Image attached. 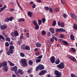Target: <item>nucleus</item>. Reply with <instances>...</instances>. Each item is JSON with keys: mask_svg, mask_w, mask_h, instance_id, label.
<instances>
[{"mask_svg": "<svg viewBox=\"0 0 77 77\" xmlns=\"http://www.w3.org/2000/svg\"><path fill=\"white\" fill-rule=\"evenodd\" d=\"M20 63L22 64V66L23 67H26L27 66V63L26 61V59H21L20 60Z\"/></svg>", "mask_w": 77, "mask_h": 77, "instance_id": "1", "label": "nucleus"}, {"mask_svg": "<svg viewBox=\"0 0 77 77\" xmlns=\"http://www.w3.org/2000/svg\"><path fill=\"white\" fill-rule=\"evenodd\" d=\"M44 69V66L42 64H39L38 65V66H37L35 69L36 71L39 70H42Z\"/></svg>", "mask_w": 77, "mask_h": 77, "instance_id": "2", "label": "nucleus"}, {"mask_svg": "<svg viewBox=\"0 0 77 77\" xmlns=\"http://www.w3.org/2000/svg\"><path fill=\"white\" fill-rule=\"evenodd\" d=\"M65 66V64L63 62L61 63L60 64H58L57 65V67L59 68V69H63L64 68V66Z\"/></svg>", "mask_w": 77, "mask_h": 77, "instance_id": "3", "label": "nucleus"}, {"mask_svg": "<svg viewBox=\"0 0 77 77\" xmlns=\"http://www.w3.org/2000/svg\"><path fill=\"white\" fill-rule=\"evenodd\" d=\"M21 49L22 50H30V47L28 46H26L24 45H23L21 46Z\"/></svg>", "mask_w": 77, "mask_h": 77, "instance_id": "4", "label": "nucleus"}, {"mask_svg": "<svg viewBox=\"0 0 77 77\" xmlns=\"http://www.w3.org/2000/svg\"><path fill=\"white\" fill-rule=\"evenodd\" d=\"M19 73L21 75L23 74L24 72L22 71V70L21 69H19L18 70V72H15V74H16L17 76H20V74H19Z\"/></svg>", "mask_w": 77, "mask_h": 77, "instance_id": "5", "label": "nucleus"}, {"mask_svg": "<svg viewBox=\"0 0 77 77\" xmlns=\"http://www.w3.org/2000/svg\"><path fill=\"white\" fill-rule=\"evenodd\" d=\"M7 62L6 61H5L3 62L2 63H0V68H1L2 66L4 67H5V66H7Z\"/></svg>", "mask_w": 77, "mask_h": 77, "instance_id": "6", "label": "nucleus"}, {"mask_svg": "<svg viewBox=\"0 0 77 77\" xmlns=\"http://www.w3.org/2000/svg\"><path fill=\"white\" fill-rule=\"evenodd\" d=\"M0 27H1L0 28L2 30H3L5 29H6L7 28V26H6V25L5 24L2 25V24H0Z\"/></svg>", "mask_w": 77, "mask_h": 77, "instance_id": "7", "label": "nucleus"}, {"mask_svg": "<svg viewBox=\"0 0 77 77\" xmlns=\"http://www.w3.org/2000/svg\"><path fill=\"white\" fill-rule=\"evenodd\" d=\"M47 71H45V70H42L39 73V75H44V74H45L47 73Z\"/></svg>", "mask_w": 77, "mask_h": 77, "instance_id": "8", "label": "nucleus"}, {"mask_svg": "<svg viewBox=\"0 0 77 77\" xmlns=\"http://www.w3.org/2000/svg\"><path fill=\"white\" fill-rule=\"evenodd\" d=\"M14 51L12 49H9V51L7 52V53L8 55L10 56L11 55L10 54H12L13 53Z\"/></svg>", "mask_w": 77, "mask_h": 77, "instance_id": "9", "label": "nucleus"}, {"mask_svg": "<svg viewBox=\"0 0 77 77\" xmlns=\"http://www.w3.org/2000/svg\"><path fill=\"white\" fill-rule=\"evenodd\" d=\"M70 16H71V17H73L74 20H76L77 21V18L76 17V15L74 14V13L72 14L71 13H70Z\"/></svg>", "mask_w": 77, "mask_h": 77, "instance_id": "10", "label": "nucleus"}, {"mask_svg": "<svg viewBox=\"0 0 77 77\" xmlns=\"http://www.w3.org/2000/svg\"><path fill=\"white\" fill-rule=\"evenodd\" d=\"M50 61L52 63H54L55 62V58H54V57L52 56L51 57Z\"/></svg>", "mask_w": 77, "mask_h": 77, "instance_id": "11", "label": "nucleus"}, {"mask_svg": "<svg viewBox=\"0 0 77 77\" xmlns=\"http://www.w3.org/2000/svg\"><path fill=\"white\" fill-rule=\"evenodd\" d=\"M54 74L56 75H61L62 73L60 72H59V71L57 70H56L54 72Z\"/></svg>", "mask_w": 77, "mask_h": 77, "instance_id": "12", "label": "nucleus"}, {"mask_svg": "<svg viewBox=\"0 0 77 77\" xmlns=\"http://www.w3.org/2000/svg\"><path fill=\"white\" fill-rule=\"evenodd\" d=\"M58 24L59 26H60L61 27H64V23H60V22H58Z\"/></svg>", "mask_w": 77, "mask_h": 77, "instance_id": "13", "label": "nucleus"}, {"mask_svg": "<svg viewBox=\"0 0 77 77\" xmlns=\"http://www.w3.org/2000/svg\"><path fill=\"white\" fill-rule=\"evenodd\" d=\"M68 57L69 58H70V59H71L72 60V61H76V59H75L74 57H70L69 55L68 56Z\"/></svg>", "mask_w": 77, "mask_h": 77, "instance_id": "14", "label": "nucleus"}, {"mask_svg": "<svg viewBox=\"0 0 77 77\" xmlns=\"http://www.w3.org/2000/svg\"><path fill=\"white\" fill-rule=\"evenodd\" d=\"M33 13L31 11H28V15L29 17H32V14Z\"/></svg>", "mask_w": 77, "mask_h": 77, "instance_id": "15", "label": "nucleus"}, {"mask_svg": "<svg viewBox=\"0 0 77 77\" xmlns=\"http://www.w3.org/2000/svg\"><path fill=\"white\" fill-rule=\"evenodd\" d=\"M70 38L71 40L72 41H74L75 40V38H74V36L72 34H71L70 36Z\"/></svg>", "mask_w": 77, "mask_h": 77, "instance_id": "16", "label": "nucleus"}, {"mask_svg": "<svg viewBox=\"0 0 77 77\" xmlns=\"http://www.w3.org/2000/svg\"><path fill=\"white\" fill-rule=\"evenodd\" d=\"M17 69H18V68H17V66H14L12 68V70L13 71H14V72L17 71Z\"/></svg>", "mask_w": 77, "mask_h": 77, "instance_id": "17", "label": "nucleus"}, {"mask_svg": "<svg viewBox=\"0 0 77 77\" xmlns=\"http://www.w3.org/2000/svg\"><path fill=\"white\" fill-rule=\"evenodd\" d=\"M36 46L37 47H40L41 46V44L39 42H37L36 44Z\"/></svg>", "mask_w": 77, "mask_h": 77, "instance_id": "18", "label": "nucleus"}, {"mask_svg": "<svg viewBox=\"0 0 77 77\" xmlns=\"http://www.w3.org/2000/svg\"><path fill=\"white\" fill-rule=\"evenodd\" d=\"M6 8V5H4L3 7H2V8H0V12H2L5 8Z\"/></svg>", "mask_w": 77, "mask_h": 77, "instance_id": "19", "label": "nucleus"}, {"mask_svg": "<svg viewBox=\"0 0 77 77\" xmlns=\"http://www.w3.org/2000/svg\"><path fill=\"white\" fill-rule=\"evenodd\" d=\"M59 63H60V60H59V58H58L55 61V63L56 64H59Z\"/></svg>", "mask_w": 77, "mask_h": 77, "instance_id": "20", "label": "nucleus"}, {"mask_svg": "<svg viewBox=\"0 0 77 77\" xmlns=\"http://www.w3.org/2000/svg\"><path fill=\"white\" fill-rule=\"evenodd\" d=\"M49 30L52 33H54V28H50L49 29Z\"/></svg>", "mask_w": 77, "mask_h": 77, "instance_id": "21", "label": "nucleus"}, {"mask_svg": "<svg viewBox=\"0 0 77 77\" xmlns=\"http://www.w3.org/2000/svg\"><path fill=\"white\" fill-rule=\"evenodd\" d=\"M32 22H33V25H34V26H36L38 25V23H37V22L35 20H33Z\"/></svg>", "mask_w": 77, "mask_h": 77, "instance_id": "22", "label": "nucleus"}, {"mask_svg": "<svg viewBox=\"0 0 77 77\" xmlns=\"http://www.w3.org/2000/svg\"><path fill=\"white\" fill-rule=\"evenodd\" d=\"M14 33L15 36H18V31H14Z\"/></svg>", "mask_w": 77, "mask_h": 77, "instance_id": "23", "label": "nucleus"}, {"mask_svg": "<svg viewBox=\"0 0 77 77\" xmlns=\"http://www.w3.org/2000/svg\"><path fill=\"white\" fill-rule=\"evenodd\" d=\"M73 29L75 30H77V25L75 23H74L73 25Z\"/></svg>", "mask_w": 77, "mask_h": 77, "instance_id": "24", "label": "nucleus"}, {"mask_svg": "<svg viewBox=\"0 0 77 77\" xmlns=\"http://www.w3.org/2000/svg\"><path fill=\"white\" fill-rule=\"evenodd\" d=\"M32 72V69L31 68L29 69L28 70L27 72L28 73H29V74H31V72Z\"/></svg>", "mask_w": 77, "mask_h": 77, "instance_id": "25", "label": "nucleus"}, {"mask_svg": "<svg viewBox=\"0 0 77 77\" xmlns=\"http://www.w3.org/2000/svg\"><path fill=\"white\" fill-rule=\"evenodd\" d=\"M41 60L37 59L36 60L35 62L37 63H39V62H41Z\"/></svg>", "mask_w": 77, "mask_h": 77, "instance_id": "26", "label": "nucleus"}, {"mask_svg": "<svg viewBox=\"0 0 77 77\" xmlns=\"http://www.w3.org/2000/svg\"><path fill=\"white\" fill-rule=\"evenodd\" d=\"M1 39H3V41H5V38L3 37V36L2 35H0V41Z\"/></svg>", "mask_w": 77, "mask_h": 77, "instance_id": "27", "label": "nucleus"}, {"mask_svg": "<svg viewBox=\"0 0 77 77\" xmlns=\"http://www.w3.org/2000/svg\"><path fill=\"white\" fill-rule=\"evenodd\" d=\"M24 20H24V19L21 18L19 19L18 20V22H21L22 21H24Z\"/></svg>", "mask_w": 77, "mask_h": 77, "instance_id": "28", "label": "nucleus"}, {"mask_svg": "<svg viewBox=\"0 0 77 77\" xmlns=\"http://www.w3.org/2000/svg\"><path fill=\"white\" fill-rule=\"evenodd\" d=\"M71 50L72 53H75V52L76 51L75 49H74V48H72L71 49Z\"/></svg>", "mask_w": 77, "mask_h": 77, "instance_id": "29", "label": "nucleus"}, {"mask_svg": "<svg viewBox=\"0 0 77 77\" xmlns=\"http://www.w3.org/2000/svg\"><path fill=\"white\" fill-rule=\"evenodd\" d=\"M65 32V30L62 28H60V32Z\"/></svg>", "mask_w": 77, "mask_h": 77, "instance_id": "30", "label": "nucleus"}, {"mask_svg": "<svg viewBox=\"0 0 77 77\" xmlns=\"http://www.w3.org/2000/svg\"><path fill=\"white\" fill-rule=\"evenodd\" d=\"M10 50H13L14 49V46L12 45H11L9 46V49Z\"/></svg>", "mask_w": 77, "mask_h": 77, "instance_id": "31", "label": "nucleus"}, {"mask_svg": "<svg viewBox=\"0 0 77 77\" xmlns=\"http://www.w3.org/2000/svg\"><path fill=\"white\" fill-rule=\"evenodd\" d=\"M56 24V21L55 20H54L52 26H55Z\"/></svg>", "mask_w": 77, "mask_h": 77, "instance_id": "32", "label": "nucleus"}, {"mask_svg": "<svg viewBox=\"0 0 77 77\" xmlns=\"http://www.w3.org/2000/svg\"><path fill=\"white\" fill-rule=\"evenodd\" d=\"M20 56H21V57H24V56H25V55H24V54L22 52L20 53Z\"/></svg>", "mask_w": 77, "mask_h": 77, "instance_id": "33", "label": "nucleus"}, {"mask_svg": "<svg viewBox=\"0 0 77 77\" xmlns=\"http://www.w3.org/2000/svg\"><path fill=\"white\" fill-rule=\"evenodd\" d=\"M35 26V30H38L39 29V26L38 24Z\"/></svg>", "mask_w": 77, "mask_h": 77, "instance_id": "34", "label": "nucleus"}, {"mask_svg": "<svg viewBox=\"0 0 77 77\" xmlns=\"http://www.w3.org/2000/svg\"><path fill=\"white\" fill-rule=\"evenodd\" d=\"M29 64L30 65H33V61L31 60H30L29 61Z\"/></svg>", "mask_w": 77, "mask_h": 77, "instance_id": "35", "label": "nucleus"}, {"mask_svg": "<svg viewBox=\"0 0 77 77\" xmlns=\"http://www.w3.org/2000/svg\"><path fill=\"white\" fill-rule=\"evenodd\" d=\"M6 40L7 41L10 42V41H11V39H10L9 37H7L6 38Z\"/></svg>", "mask_w": 77, "mask_h": 77, "instance_id": "36", "label": "nucleus"}, {"mask_svg": "<svg viewBox=\"0 0 77 77\" xmlns=\"http://www.w3.org/2000/svg\"><path fill=\"white\" fill-rule=\"evenodd\" d=\"M40 54V52L38 51L36 52L35 53V55L36 56H39Z\"/></svg>", "mask_w": 77, "mask_h": 77, "instance_id": "37", "label": "nucleus"}, {"mask_svg": "<svg viewBox=\"0 0 77 77\" xmlns=\"http://www.w3.org/2000/svg\"><path fill=\"white\" fill-rule=\"evenodd\" d=\"M5 46L6 47H8V46H9V43L8 42H6L5 43Z\"/></svg>", "mask_w": 77, "mask_h": 77, "instance_id": "38", "label": "nucleus"}, {"mask_svg": "<svg viewBox=\"0 0 77 77\" xmlns=\"http://www.w3.org/2000/svg\"><path fill=\"white\" fill-rule=\"evenodd\" d=\"M17 3L18 5V6H19V8H20L21 9H22V8H21V6L20 5V4H19V3L18 2V1H17Z\"/></svg>", "mask_w": 77, "mask_h": 77, "instance_id": "39", "label": "nucleus"}, {"mask_svg": "<svg viewBox=\"0 0 77 77\" xmlns=\"http://www.w3.org/2000/svg\"><path fill=\"white\" fill-rule=\"evenodd\" d=\"M11 35L12 36H13V37H15V34L14 33V32H12L11 33Z\"/></svg>", "mask_w": 77, "mask_h": 77, "instance_id": "40", "label": "nucleus"}, {"mask_svg": "<svg viewBox=\"0 0 77 77\" xmlns=\"http://www.w3.org/2000/svg\"><path fill=\"white\" fill-rule=\"evenodd\" d=\"M42 55H40L39 56H38V57H37V59H42Z\"/></svg>", "mask_w": 77, "mask_h": 77, "instance_id": "41", "label": "nucleus"}, {"mask_svg": "<svg viewBox=\"0 0 77 77\" xmlns=\"http://www.w3.org/2000/svg\"><path fill=\"white\" fill-rule=\"evenodd\" d=\"M23 33H21V35L20 36V38L21 39H22L23 38Z\"/></svg>", "mask_w": 77, "mask_h": 77, "instance_id": "42", "label": "nucleus"}, {"mask_svg": "<svg viewBox=\"0 0 77 77\" xmlns=\"http://www.w3.org/2000/svg\"><path fill=\"white\" fill-rule=\"evenodd\" d=\"M41 23H42V21L41 20H38V24L39 26L41 24Z\"/></svg>", "mask_w": 77, "mask_h": 77, "instance_id": "43", "label": "nucleus"}, {"mask_svg": "<svg viewBox=\"0 0 77 77\" xmlns=\"http://www.w3.org/2000/svg\"><path fill=\"white\" fill-rule=\"evenodd\" d=\"M52 38H54V39L56 41H57V39L56 37H55L54 35L52 36Z\"/></svg>", "mask_w": 77, "mask_h": 77, "instance_id": "44", "label": "nucleus"}, {"mask_svg": "<svg viewBox=\"0 0 77 77\" xmlns=\"http://www.w3.org/2000/svg\"><path fill=\"white\" fill-rule=\"evenodd\" d=\"M46 33L45 32V31H42V35H45L46 34Z\"/></svg>", "mask_w": 77, "mask_h": 77, "instance_id": "45", "label": "nucleus"}, {"mask_svg": "<svg viewBox=\"0 0 77 77\" xmlns=\"http://www.w3.org/2000/svg\"><path fill=\"white\" fill-rule=\"evenodd\" d=\"M62 42H63V43L64 44H65L66 45H68V42H66L65 41H62Z\"/></svg>", "mask_w": 77, "mask_h": 77, "instance_id": "46", "label": "nucleus"}, {"mask_svg": "<svg viewBox=\"0 0 77 77\" xmlns=\"http://www.w3.org/2000/svg\"><path fill=\"white\" fill-rule=\"evenodd\" d=\"M71 77H77V76H76L74 74H71Z\"/></svg>", "mask_w": 77, "mask_h": 77, "instance_id": "47", "label": "nucleus"}, {"mask_svg": "<svg viewBox=\"0 0 77 77\" xmlns=\"http://www.w3.org/2000/svg\"><path fill=\"white\" fill-rule=\"evenodd\" d=\"M44 8L46 11H48L49 10V8L48 7H44Z\"/></svg>", "mask_w": 77, "mask_h": 77, "instance_id": "48", "label": "nucleus"}, {"mask_svg": "<svg viewBox=\"0 0 77 77\" xmlns=\"http://www.w3.org/2000/svg\"><path fill=\"white\" fill-rule=\"evenodd\" d=\"M63 16L64 18H66L67 17V14H64L63 15Z\"/></svg>", "mask_w": 77, "mask_h": 77, "instance_id": "49", "label": "nucleus"}, {"mask_svg": "<svg viewBox=\"0 0 77 77\" xmlns=\"http://www.w3.org/2000/svg\"><path fill=\"white\" fill-rule=\"evenodd\" d=\"M8 67L7 66L4 68V70L5 71H8Z\"/></svg>", "mask_w": 77, "mask_h": 77, "instance_id": "50", "label": "nucleus"}, {"mask_svg": "<svg viewBox=\"0 0 77 77\" xmlns=\"http://www.w3.org/2000/svg\"><path fill=\"white\" fill-rule=\"evenodd\" d=\"M13 19H14V17H11L9 19V21H12Z\"/></svg>", "mask_w": 77, "mask_h": 77, "instance_id": "51", "label": "nucleus"}, {"mask_svg": "<svg viewBox=\"0 0 77 77\" xmlns=\"http://www.w3.org/2000/svg\"><path fill=\"white\" fill-rule=\"evenodd\" d=\"M10 65L11 66H15V64L12 62H10Z\"/></svg>", "mask_w": 77, "mask_h": 77, "instance_id": "52", "label": "nucleus"}, {"mask_svg": "<svg viewBox=\"0 0 77 77\" xmlns=\"http://www.w3.org/2000/svg\"><path fill=\"white\" fill-rule=\"evenodd\" d=\"M5 22H6L7 23L8 22H9V18H7L5 20Z\"/></svg>", "mask_w": 77, "mask_h": 77, "instance_id": "53", "label": "nucleus"}, {"mask_svg": "<svg viewBox=\"0 0 77 77\" xmlns=\"http://www.w3.org/2000/svg\"><path fill=\"white\" fill-rule=\"evenodd\" d=\"M61 3L63 4H65V0H61Z\"/></svg>", "mask_w": 77, "mask_h": 77, "instance_id": "54", "label": "nucleus"}, {"mask_svg": "<svg viewBox=\"0 0 77 77\" xmlns=\"http://www.w3.org/2000/svg\"><path fill=\"white\" fill-rule=\"evenodd\" d=\"M59 10V8H57L55 9L54 11L55 12H58Z\"/></svg>", "mask_w": 77, "mask_h": 77, "instance_id": "55", "label": "nucleus"}, {"mask_svg": "<svg viewBox=\"0 0 77 77\" xmlns=\"http://www.w3.org/2000/svg\"><path fill=\"white\" fill-rule=\"evenodd\" d=\"M60 37L61 38H63L64 37V35L63 34H61L60 35Z\"/></svg>", "mask_w": 77, "mask_h": 77, "instance_id": "56", "label": "nucleus"}, {"mask_svg": "<svg viewBox=\"0 0 77 77\" xmlns=\"http://www.w3.org/2000/svg\"><path fill=\"white\" fill-rule=\"evenodd\" d=\"M26 36L27 38H29V36H30V35L29 34V33L28 32H27L26 33Z\"/></svg>", "mask_w": 77, "mask_h": 77, "instance_id": "57", "label": "nucleus"}, {"mask_svg": "<svg viewBox=\"0 0 77 77\" xmlns=\"http://www.w3.org/2000/svg\"><path fill=\"white\" fill-rule=\"evenodd\" d=\"M42 22L43 23H44L45 22V19L43 18L42 19Z\"/></svg>", "mask_w": 77, "mask_h": 77, "instance_id": "58", "label": "nucleus"}, {"mask_svg": "<svg viewBox=\"0 0 77 77\" xmlns=\"http://www.w3.org/2000/svg\"><path fill=\"white\" fill-rule=\"evenodd\" d=\"M49 10L50 12H51V13L53 12V9H52V8H50L49 9Z\"/></svg>", "mask_w": 77, "mask_h": 77, "instance_id": "59", "label": "nucleus"}, {"mask_svg": "<svg viewBox=\"0 0 77 77\" xmlns=\"http://www.w3.org/2000/svg\"><path fill=\"white\" fill-rule=\"evenodd\" d=\"M48 46L49 47H50L51 46V43H47Z\"/></svg>", "mask_w": 77, "mask_h": 77, "instance_id": "60", "label": "nucleus"}, {"mask_svg": "<svg viewBox=\"0 0 77 77\" xmlns=\"http://www.w3.org/2000/svg\"><path fill=\"white\" fill-rule=\"evenodd\" d=\"M22 42V41H18L17 42V44H18L19 45H20V44Z\"/></svg>", "mask_w": 77, "mask_h": 77, "instance_id": "61", "label": "nucleus"}, {"mask_svg": "<svg viewBox=\"0 0 77 77\" xmlns=\"http://www.w3.org/2000/svg\"><path fill=\"white\" fill-rule=\"evenodd\" d=\"M50 41L51 42H54V39L53 38H51Z\"/></svg>", "mask_w": 77, "mask_h": 77, "instance_id": "62", "label": "nucleus"}, {"mask_svg": "<svg viewBox=\"0 0 77 77\" xmlns=\"http://www.w3.org/2000/svg\"><path fill=\"white\" fill-rule=\"evenodd\" d=\"M56 32H60V29H56Z\"/></svg>", "mask_w": 77, "mask_h": 77, "instance_id": "63", "label": "nucleus"}, {"mask_svg": "<svg viewBox=\"0 0 77 77\" xmlns=\"http://www.w3.org/2000/svg\"><path fill=\"white\" fill-rule=\"evenodd\" d=\"M36 1L38 3H41L42 2L41 0H36Z\"/></svg>", "mask_w": 77, "mask_h": 77, "instance_id": "64", "label": "nucleus"}]
</instances>
